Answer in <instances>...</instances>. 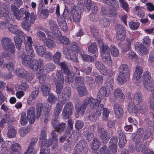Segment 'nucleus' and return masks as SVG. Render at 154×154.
<instances>
[{"instance_id":"nucleus-41","label":"nucleus","mask_w":154,"mask_h":154,"mask_svg":"<svg viewBox=\"0 0 154 154\" xmlns=\"http://www.w3.org/2000/svg\"><path fill=\"white\" fill-rule=\"evenodd\" d=\"M106 96V87H103L99 90L97 94V98L100 100L103 99Z\"/></svg>"},{"instance_id":"nucleus-6","label":"nucleus","mask_w":154,"mask_h":154,"mask_svg":"<svg viewBox=\"0 0 154 154\" xmlns=\"http://www.w3.org/2000/svg\"><path fill=\"white\" fill-rule=\"evenodd\" d=\"M14 9L11 10L14 15L18 20H20L21 17H23V19L29 18L31 14L23 8L19 10L18 8L14 7Z\"/></svg>"},{"instance_id":"nucleus-57","label":"nucleus","mask_w":154,"mask_h":154,"mask_svg":"<svg viewBox=\"0 0 154 154\" xmlns=\"http://www.w3.org/2000/svg\"><path fill=\"white\" fill-rule=\"evenodd\" d=\"M81 56L83 60L85 61L90 62H94V59L92 56L86 54H82Z\"/></svg>"},{"instance_id":"nucleus-42","label":"nucleus","mask_w":154,"mask_h":154,"mask_svg":"<svg viewBox=\"0 0 154 154\" xmlns=\"http://www.w3.org/2000/svg\"><path fill=\"white\" fill-rule=\"evenodd\" d=\"M119 146L120 148H123L127 142L126 137L124 134H121L119 136Z\"/></svg>"},{"instance_id":"nucleus-43","label":"nucleus","mask_w":154,"mask_h":154,"mask_svg":"<svg viewBox=\"0 0 154 154\" xmlns=\"http://www.w3.org/2000/svg\"><path fill=\"white\" fill-rule=\"evenodd\" d=\"M100 147L99 140L96 138L94 139L91 146V149L93 150H97Z\"/></svg>"},{"instance_id":"nucleus-40","label":"nucleus","mask_w":154,"mask_h":154,"mask_svg":"<svg viewBox=\"0 0 154 154\" xmlns=\"http://www.w3.org/2000/svg\"><path fill=\"white\" fill-rule=\"evenodd\" d=\"M14 39L16 48L19 50H20L23 40L20 37L17 36H14Z\"/></svg>"},{"instance_id":"nucleus-55","label":"nucleus","mask_w":154,"mask_h":154,"mask_svg":"<svg viewBox=\"0 0 154 154\" xmlns=\"http://www.w3.org/2000/svg\"><path fill=\"white\" fill-rule=\"evenodd\" d=\"M36 50L38 55L41 56H43L45 53V50L42 46H37Z\"/></svg>"},{"instance_id":"nucleus-11","label":"nucleus","mask_w":154,"mask_h":154,"mask_svg":"<svg viewBox=\"0 0 154 154\" xmlns=\"http://www.w3.org/2000/svg\"><path fill=\"white\" fill-rule=\"evenodd\" d=\"M23 19L24 20L21 23L22 27L25 30L27 31L29 28L30 27L31 24L34 22L35 17L33 14H31L29 18Z\"/></svg>"},{"instance_id":"nucleus-32","label":"nucleus","mask_w":154,"mask_h":154,"mask_svg":"<svg viewBox=\"0 0 154 154\" xmlns=\"http://www.w3.org/2000/svg\"><path fill=\"white\" fill-rule=\"evenodd\" d=\"M113 79L110 77L106 82V94H109L112 91L113 88Z\"/></svg>"},{"instance_id":"nucleus-44","label":"nucleus","mask_w":154,"mask_h":154,"mask_svg":"<svg viewBox=\"0 0 154 154\" xmlns=\"http://www.w3.org/2000/svg\"><path fill=\"white\" fill-rule=\"evenodd\" d=\"M67 53L66 54L67 55L69 56L70 57V59L75 62H78L79 60L77 57L76 55L74 54L73 51L72 50L69 49H67Z\"/></svg>"},{"instance_id":"nucleus-14","label":"nucleus","mask_w":154,"mask_h":154,"mask_svg":"<svg viewBox=\"0 0 154 154\" xmlns=\"http://www.w3.org/2000/svg\"><path fill=\"white\" fill-rule=\"evenodd\" d=\"M84 101L87 102V106L88 104L91 108L96 107L98 104L101 103L100 100L98 99H94L92 97H89L88 99H86Z\"/></svg>"},{"instance_id":"nucleus-9","label":"nucleus","mask_w":154,"mask_h":154,"mask_svg":"<svg viewBox=\"0 0 154 154\" xmlns=\"http://www.w3.org/2000/svg\"><path fill=\"white\" fill-rule=\"evenodd\" d=\"M74 106L72 103L69 101L64 106L62 110V116L64 119H68L71 115L73 110Z\"/></svg>"},{"instance_id":"nucleus-64","label":"nucleus","mask_w":154,"mask_h":154,"mask_svg":"<svg viewBox=\"0 0 154 154\" xmlns=\"http://www.w3.org/2000/svg\"><path fill=\"white\" fill-rule=\"evenodd\" d=\"M47 100L49 103L54 104L56 102L57 98L52 94H50L48 96Z\"/></svg>"},{"instance_id":"nucleus-26","label":"nucleus","mask_w":154,"mask_h":154,"mask_svg":"<svg viewBox=\"0 0 154 154\" xmlns=\"http://www.w3.org/2000/svg\"><path fill=\"white\" fill-rule=\"evenodd\" d=\"M77 88L78 94L80 96L82 97L88 94V90L84 85L77 87Z\"/></svg>"},{"instance_id":"nucleus-20","label":"nucleus","mask_w":154,"mask_h":154,"mask_svg":"<svg viewBox=\"0 0 154 154\" xmlns=\"http://www.w3.org/2000/svg\"><path fill=\"white\" fill-rule=\"evenodd\" d=\"M87 107V102L84 101L83 104L81 106H78L77 104L75 105V108L78 114L83 116L85 113Z\"/></svg>"},{"instance_id":"nucleus-49","label":"nucleus","mask_w":154,"mask_h":154,"mask_svg":"<svg viewBox=\"0 0 154 154\" xmlns=\"http://www.w3.org/2000/svg\"><path fill=\"white\" fill-rule=\"evenodd\" d=\"M111 53L112 55L114 57L118 56L119 54V51L116 46L111 45L110 47Z\"/></svg>"},{"instance_id":"nucleus-38","label":"nucleus","mask_w":154,"mask_h":154,"mask_svg":"<svg viewBox=\"0 0 154 154\" xmlns=\"http://www.w3.org/2000/svg\"><path fill=\"white\" fill-rule=\"evenodd\" d=\"M54 128L55 129V130L58 132L61 133L64 131L66 128L65 123H58L57 125L54 126Z\"/></svg>"},{"instance_id":"nucleus-36","label":"nucleus","mask_w":154,"mask_h":154,"mask_svg":"<svg viewBox=\"0 0 154 154\" xmlns=\"http://www.w3.org/2000/svg\"><path fill=\"white\" fill-rule=\"evenodd\" d=\"M45 69L47 72L49 73L53 72L56 69V65L53 63H49L46 64L45 66Z\"/></svg>"},{"instance_id":"nucleus-16","label":"nucleus","mask_w":154,"mask_h":154,"mask_svg":"<svg viewBox=\"0 0 154 154\" xmlns=\"http://www.w3.org/2000/svg\"><path fill=\"white\" fill-rule=\"evenodd\" d=\"M80 9L78 8L73 9L71 10V14L73 20L75 23L79 21L81 18V12Z\"/></svg>"},{"instance_id":"nucleus-23","label":"nucleus","mask_w":154,"mask_h":154,"mask_svg":"<svg viewBox=\"0 0 154 154\" xmlns=\"http://www.w3.org/2000/svg\"><path fill=\"white\" fill-rule=\"evenodd\" d=\"M113 95L115 98L119 100L123 101L125 98L124 95L119 89H116L114 90Z\"/></svg>"},{"instance_id":"nucleus-52","label":"nucleus","mask_w":154,"mask_h":154,"mask_svg":"<svg viewBox=\"0 0 154 154\" xmlns=\"http://www.w3.org/2000/svg\"><path fill=\"white\" fill-rule=\"evenodd\" d=\"M131 42L130 39H126L125 43L124 45L122 50L123 51L125 52L128 51L131 47Z\"/></svg>"},{"instance_id":"nucleus-5","label":"nucleus","mask_w":154,"mask_h":154,"mask_svg":"<svg viewBox=\"0 0 154 154\" xmlns=\"http://www.w3.org/2000/svg\"><path fill=\"white\" fill-rule=\"evenodd\" d=\"M1 43L2 48L5 51L12 54L15 53L14 45L12 42V40L8 37H4L2 38Z\"/></svg>"},{"instance_id":"nucleus-34","label":"nucleus","mask_w":154,"mask_h":154,"mask_svg":"<svg viewBox=\"0 0 154 154\" xmlns=\"http://www.w3.org/2000/svg\"><path fill=\"white\" fill-rule=\"evenodd\" d=\"M47 138V133L46 131L42 130L41 131L39 137V145L42 146L45 144V143Z\"/></svg>"},{"instance_id":"nucleus-17","label":"nucleus","mask_w":154,"mask_h":154,"mask_svg":"<svg viewBox=\"0 0 154 154\" xmlns=\"http://www.w3.org/2000/svg\"><path fill=\"white\" fill-rule=\"evenodd\" d=\"M48 23L52 33L55 36L58 34V27L57 26V22L53 20H50Z\"/></svg>"},{"instance_id":"nucleus-22","label":"nucleus","mask_w":154,"mask_h":154,"mask_svg":"<svg viewBox=\"0 0 154 154\" xmlns=\"http://www.w3.org/2000/svg\"><path fill=\"white\" fill-rule=\"evenodd\" d=\"M8 132L7 137L9 138H12L15 137L17 133V131L15 127L13 125H9L8 127Z\"/></svg>"},{"instance_id":"nucleus-51","label":"nucleus","mask_w":154,"mask_h":154,"mask_svg":"<svg viewBox=\"0 0 154 154\" xmlns=\"http://www.w3.org/2000/svg\"><path fill=\"white\" fill-rule=\"evenodd\" d=\"M56 76L57 77V78L55 77H54L53 78V82L55 85L56 83H59L58 78H61V77H63V78H64L62 72L60 70H57L56 74Z\"/></svg>"},{"instance_id":"nucleus-19","label":"nucleus","mask_w":154,"mask_h":154,"mask_svg":"<svg viewBox=\"0 0 154 154\" xmlns=\"http://www.w3.org/2000/svg\"><path fill=\"white\" fill-rule=\"evenodd\" d=\"M114 110L116 117L118 119L121 118L123 114V110L121 106L118 104L115 103Z\"/></svg>"},{"instance_id":"nucleus-8","label":"nucleus","mask_w":154,"mask_h":154,"mask_svg":"<svg viewBox=\"0 0 154 154\" xmlns=\"http://www.w3.org/2000/svg\"><path fill=\"white\" fill-rule=\"evenodd\" d=\"M71 94V88L68 86L65 87L63 91L62 97H60V100L61 103L65 104L70 99Z\"/></svg>"},{"instance_id":"nucleus-50","label":"nucleus","mask_w":154,"mask_h":154,"mask_svg":"<svg viewBox=\"0 0 154 154\" xmlns=\"http://www.w3.org/2000/svg\"><path fill=\"white\" fill-rule=\"evenodd\" d=\"M76 134H77L76 133H72L67 140V142H70L72 144H75L78 140V137L76 136Z\"/></svg>"},{"instance_id":"nucleus-33","label":"nucleus","mask_w":154,"mask_h":154,"mask_svg":"<svg viewBox=\"0 0 154 154\" xmlns=\"http://www.w3.org/2000/svg\"><path fill=\"white\" fill-rule=\"evenodd\" d=\"M134 103L139 104L141 103L143 100V95L140 92L136 93L133 97Z\"/></svg>"},{"instance_id":"nucleus-56","label":"nucleus","mask_w":154,"mask_h":154,"mask_svg":"<svg viewBox=\"0 0 154 154\" xmlns=\"http://www.w3.org/2000/svg\"><path fill=\"white\" fill-rule=\"evenodd\" d=\"M61 57V53L58 52H56L53 56V60L54 63L57 64H58Z\"/></svg>"},{"instance_id":"nucleus-35","label":"nucleus","mask_w":154,"mask_h":154,"mask_svg":"<svg viewBox=\"0 0 154 154\" xmlns=\"http://www.w3.org/2000/svg\"><path fill=\"white\" fill-rule=\"evenodd\" d=\"M100 126V124L98 125V134L101 139L104 142L106 140V132L103 128L100 127L99 128Z\"/></svg>"},{"instance_id":"nucleus-3","label":"nucleus","mask_w":154,"mask_h":154,"mask_svg":"<svg viewBox=\"0 0 154 154\" xmlns=\"http://www.w3.org/2000/svg\"><path fill=\"white\" fill-rule=\"evenodd\" d=\"M119 70L120 73L118 77L117 80L120 84L122 85L129 79V69L127 65L122 64L120 66Z\"/></svg>"},{"instance_id":"nucleus-60","label":"nucleus","mask_w":154,"mask_h":154,"mask_svg":"<svg viewBox=\"0 0 154 154\" xmlns=\"http://www.w3.org/2000/svg\"><path fill=\"white\" fill-rule=\"evenodd\" d=\"M28 119L26 116V114L25 112H23L21 114L20 122L21 124L23 125H26L27 123Z\"/></svg>"},{"instance_id":"nucleus-1","label":"nucleus","mask_w":154,"mask_h":154,"mask_svg":"<svg viewBox=\"0 0 154 154\" xmlns=\"http://www.w3.org/2000/svg\"><path fill=\"white\" fill-rule=\"evenodd\" d=\"M45 103H39L36 105V116L35 115V108L33 107L28 109L27 111V117L29 122L33 124L35 122V118L38 119L41 115H43Z\"/></svg>"},{"instance_id":"nucleus-53","label":"nucleus","mask_w":154,"mask_h":154,"mask_svg":"<svg viewBox=\"0 0 154 154\" xmlns=\"http://www.w3.org/2000/svg\"><path fill=\"white\" fill-rule=\"evenodd\" d=\"M104 106L103 104H100L98 105V107L97 108V109L98 110H100V111L103 112L102 115L103 116V119L105 121H106V108H104Z\"/></svg>"},{"instance_id":"nucleus-59","label":"nucleus","mask_w":154,"mask_h":154,"mask_svg":"<svg viewBox=\"0 0 154 154\" xmlns=\"http://www.w3.org/2000/svg\"><path fill=\"white\" fill-rule=\"evenodd\" d=\"M16 73L18 76L23 77L25 76L26 71L23 69H20L16 70Z\"/></svg>"},{"instance_id":"nucleus-39","label":"nucleus","mask_w":154,"mask_h":154,"mask_svg":"<svg viewBox=\"0 0 154 154\" xmlns=\"http://www.w3.org/2000/svg\"><path fill=\"white\" fill-rule=\"evenodd\" d=\"M58 64L59 66L60 67L61 70L63 71L64 73L67 75L70 74V71L68 69L67 65L64 62H60Z\"/></svg>"},{"instance_id":"nucleus-28","label":"nucleus","mask_w":154,"mask_h":154,"mask_svg":"<svg viewBox=\"0 0 154 154\" xmlns=\"http://www.w3.org/2000/svg\"><path fill=\"white\" fill-rule=\"evenodd\" d=\"M36 76L38 78L39 82L41 84H43L46 79V75L44 72L43 68L41 70H38L37 72Z\"/></svg>"},{"instance_id":"nucleus-45","label":"nucleus","mask_w":154,"mask_h":154,"mask_svg":"<svg viewBox=\"0 0 154 154\" xmlns=\"http://www.w3.org/2000/svg\"><path fill=\"white\" fill-rule=\"evenodd\" d=\"M84 144L82 143L79 142L76 145L74 148L75 151L79 153L82 154V151L84 149Z\"/></svg>"},{"instance_id":"nucleus-12","label":"nucleus","mask_w":154,"mask_h":154,"mask_svg":"<svg viewBox=\"0 0 154 154\" xmlns=\"http://www.w3.org/2000/svg\"><path fill=\"white\" fill-rule=\"evenodd\" d=\"M142 72V68L140 66H137L135 72L134 74L133 79L135 83L137 85H139L141 82L140 78L141 77Z\"/></svg>"},{"instance_id":"nucleus-25","label":"nucleus","mask_w":154,"mask_h":154,"mask_svg":"<svg viewBox=\"0 0 154 154\" xmlns=\"http://www.w3.org/2000/svg\"><path fill=\"white\" fill-rule=\"evenodd\" d=\"M97 46L96 42L91 43L88 47V51L91 53L94 54V56L96 57L98 55Z\"/></svg>"},{"instance_id":"nucleus-54","label":"nucleus","mask_w":154,"mask_h":154,"mask_svg":"<svg viewBox=\"0 0 154 154\" xmlns=\"http://www.w3.org/2000/svg\"><path fill=\"white\" fill-rule=\"evenodd\" d=\"M23 2L22 0H13L14 4H11V9H13L14 7L19 8L23 4Z\"/></svg>"},{"instance_id":"nucleus-24","label":"nucleus","mask_w":154,"mask_h":154,"mask_svg":"<svg viewBox=\"0 0 154 154\" xmlns=\"http://www.w3.org/2000/svg\"><path fill=\"white\" fill-rule=\"evenodd\" d=\"M38 140V138L34 137L31 139L29 147L24 154H32L34 149V146L35 145Z\"/></svg>"},{"instance_id":"nucleus-31","label":"nucleus","mask_w":154,"mask_h":154,"mask_svg":"<svg viewBox=\"0 0 154 154\" xmlns=\"http://www.w3.org/2000/svg\"><path fill=\"white\" fill-rule=\"evenodd\" d=\"M136 49L141 55L146 54L148 52V50L142 44H138L136 47Z\"/></svg>"},{"instance_id":"nucleus-30","label":"nucleus","mask_w":154,"mask_h":154,"mask_svg":"<svg viewBox=\"0 0 154 154\" xmlns=\"http://www.w3.org/2000/svg\"><path fill=\"white\" fill-rule=\"evenodd\" d=\"M128 109L129 112L132 115L135 116L137 115L138 111L137 107L134 104H129Z\"/></svg>"},{"instance_id":"nucleus-29","label":"nucleus","mask_w":154,"mask_h":154,"mask_svg":"<svg viewBox=\"0 0 154 154\" xmlns=\"http://www.w3.org/2000/svg\"><path fill=\"white\" fill-rule=\"evenodd\" d=\"M84 81L90 88L92 89L95 88V81L92 77L88 76H86L84 78Z\"/></svg>"},{"instance_id":"nucleus-18","label":"nucleus","mask_w":154,"mask_h":154,"mask_svg":"<svg viewBox=\"0 0 154 154\" xmlns=\"http://www.w3.org/2000/svg\"><path fill=\"white\" fill-rule=\"evenodd\" d=\"M98 45L100 48V51L101 54V56L102 57V60L103 62H105L106 61V45H104L103 41L102 39L98 40L97 41Z\"/></svg>"},{"instance_id":"nucleus-10","label":"nucleus","mask_w":154,"mask_h":154,"mask_svg":"<svg viewBox=\"0 0 154 154\" xmlns=\"http://www.w3.org/2000/svg\"><path fill=\"white\" fill-rule=\"evenodd\" d=\"M116 31V38L118 40L122 41L125 38L126 33L125 29L121 25H117L115 28Z\"/></svg>"},{"instance_id":"nucleus-27","label":"nucleus","mask_w":154,"mask_h":154,"mask_svg":"<svg viewBox=\"0 0 154 154\" xmlns=\"http://www.w3.org/2000/svg\"><path fill=\"white\" fill-rule=\"evenodd\" d=\"M142 7L139 6H136L134 9V12L135 14L138 17H143L145 15Z\"/></svg>"},{"instance_id":"nucleus-37","label":"nucleus","mask_w":154,"mask_h":154,"mask_svg":"<svg viewBox=\"0 0 154 154\" xmlns=\"http://www.w3.org/2000/svg\"><path fill=\"white\" fill-rule=\"evenodd\" d=\"M74 77H75V82L74 83L75 84V86L77 87L81 86L84 85L83 81L81 80L80 77L79 76V73H75L74 74Z\"/></svg>"},{"instance_id":"nucleus-15","label":"nucleus","mask_w":154,"mask_h":154,"mask_svg":"<svg viewBox=\"0 0 154 154\" xmlns=\"http://www.w3.org/2000/svg\"><path fill=\"white\" fill-rule=\"evenodd\" d=\"M16 25L10 24L8 28V30L13 34H15L20 37H23L25 36V34L22 31L18 29L17 28Z\"/></svg>"},{"instance_id":"nucleus-13","label":"nucleus","mask_w":154,"mask_h":154,"mask_svg":"<svg viewBox=\"0 0 154 154\" xmlns=\"http://www.w3.org/2000/svg\"><path fill=\"white\" fill-rule=\"evenodd\" d=\"M118 139L114 137L110 140L109 143V152L110 154H116L117 152Z\"/></svg>"},{"instance_id":"nucleus-62","label":"nucleus","mask_w":154,"mask_h":154,"mask_svg":"<svg viewBox=\"0 0 154 154\" xmlns=\"http://www.w3.org/2000/svg\"><path fill=\"white\" fill-rule=\"evenodd\" d=\"M37 35L39 39L44 42L47 39L45 34L41 31H38L37 32Z\"/></svg>"},{"instance_id":"nucleus-63","label":"nucleus","mask_w":154,"mask_h":154,"mask_svg":"<svg viewBox=\"0 0 154 154\" xmlns=\"http://www.w3.org/2000/svg\"><path fill=\"white\" fill-rule=\"evenodd\" d=\"M129 25L131 29L135 30L138 28L140 24L138 22L131 21L129 23Z\"/></svg>"},{"instance_id":"nucleus-7","label":"nucleus","mask_w":154,"mask_h":154,"mask_svg":"<svg viewBox=\"0 0 154 154\" xmlns=\"http://www.w3.org/2000/svg\"><path fill=\"white\" fill-rule=\"evenodd\" d=\"M24 37L27 38V39L25 40L24 42L26 53L31 58H34L35 56V54L32 47L33 43L32 38L31 37L26 35L25 34Z\"/></svg>"},{"instance_id":"nucleus-48","label":"nucleus","mask_w":154,"mask_h":154,"mask_svg":"<svg viewBox=\"0 0 154 154\" xmlns=\"http://www.w3.org/2000/svg\"><path fill=\"white\" fill-rule=\"evenodd\" d=\"M44 43L50 48H52L55 46V43L54 41L50 39H46L44 42Z\"/></svg>"},{"instance_id":"nucleus-47","label":"nucleus","mask_w":154,"mask_h":154,"mask_svg":"<svg viewBox=\"0 0 154 154\" xmlns=\"http://www.w3.org/2000/svg\"><path fill=\"white\" fill-rule=\"evenodd\" d=\"M4 17L6 18H9V12L7 11L5 8L1 7L0 8V17Z\"/></svg>"},{"instance_id":"nucleus-46","label":"nucleus","mask_w":154,"mask_h":154,"mask_svg":"<svg viewBox=\"0 0 154 154\" xmlns=\"http://www.w3.org/2000/svg\"><path fill=\"white\" fill-rule=\"evenodd\" d=\"M41 88V91L44 95L47 96L49 94L50 90L48 85L44 84L42 86Z\"/></svg>"},{"instance_id":"nucleus-21","label":"nucleus","mask_w":154,"mask_h":154,"mask_svg":"<svg viewBox=\"0 0 154 154\" xmlns=\"http://www.w3.org/2000/svg\"><path fill=\"white\" fill-rule=\"evenodd\" d=\"M59 83H56V92L57 94H60L63 89L64 82V78L63 77L58 78Z\"/></svg>"},{"instance_id":"nucleus-4","label":"nucleus","mask_w":154,"mask_h":154,"mask_svg":"<svg viewBox=\"0 0 154 154\" xmlns=\"http://www.w3.org/2000/svg\"><path fill=\"white\" fill-rule=\"evenodd\" d=\"M143 87L148 91H152L154 89V80L151 77L149 73L146 72L143 75Z\"/></svg>"},{"instance_id":"nucleus-2","label":"nucleus","mask_w":154,"mask_h":154,"mask_svg":"<svg viewBox=\"0 0 154 154\" xmlns=\"http://www.w3.org/2000/svg\"><path fill=\"white\" fill-rule=\"evenodd\" d=\"M24 56L22 59V63L26 66L34 71H37L38 68L40 70L43 68V61L42 59H32L27 54H25Z\"/></svg>"},{"instance_id":"nucleus-58","label":"nucleus","mask_w":154,"mask_h":154,"mask_svg":"<svg viewBox=\"0 0 154 154\" xmlns=\"http://www.w3.org/2000/svg\"><path fill=\"white\" fill-rule=\"evenodd\" d=\"M121 5L123 8L127 12L129 11L128 5L125 0H119Z\"/></svg>"},{"instance_id":"nucleus-61","label":"nucleus","mask_w":154,"mask_h":154,"mask_svg":"<svg viewBox=\"0 0 154 154\" xmlns=\"http://www.w3.org/2000/svg\"><path fill=\"white\" fill-rule=\"evenodd\" d=\"M58 39L59 40L61 43L64 45H68L69 43V40L65 36H61L58 38Z\"/></svg>"}]
</instances>
